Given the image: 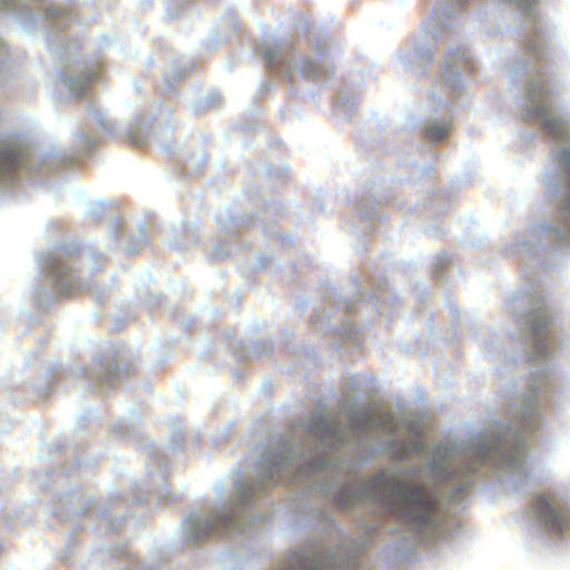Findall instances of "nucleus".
<instances>
[{
	"instance_id": "nucleus-8",
	"label": "nucleus",
	"mask_w": 570,
	"mask_h": 570,
	"mask_svg": "<svg viewBox=\"0 0 570 570\" xmlns=\"http://www.w3.org/2000/svg\"><path fill=\"white\" fill-rule=\"evenodd\" d=\"M449 135V128L444 125H429L425 128V136L434 141H441Z\"/></svg>"
},
{
	"instance_id": "nucleus-2",
	"label": "nucleus",
	"mask_w": 570,
	"mask_h": 570,
	"mask_svg": "<svg viewBox=\"0 0 570 570\" xmlns=\"http://www.w3.org/2000/svg\"><path fill=\"white\" fill-rule=\"evenodd\" d=\"M533 510L549 532L562 534L570 529L569 509L561 505L551 495H539Z\"/></svg>"
},
{
	"instance_id": "nucleus-1",
	"label": "nucleus",
	"mask_w": 570,
	"mask_h": 570,
	"mask_svg": "<svg viewBox=\"0 0 570 570\" xmlns=\"http://www.w3.org/2000/svg\"><path fill=\"white\" fill-rule=\"evenodd\" d=\"M365 490L381 505L417 530L436 527V501L422 487L380 473L365 484Z\"/></svg>"
},
{
	"instance_id": "nucleus-9",
	"label": "nucleus",
	"mask_w": 570,
	"mask_h": 570,
	"mask_svg": "<svg viewBox=\"0 0 570 570\" xmlns=\"http://www.w3.org/2000/svg\"><path fill=\"white\" fill-rule=\"evenodd\" d=\"M566 163H567V169L569 173V191H568L567 197L562 202L561 210H562V218H563L566 225H568L570 228V157L566 159Z\"/></svg>"
},
{
	"instance_id": "nucleus-11",
	"label": "nucleus",
	"mask_w": 570,
	"mask_h": 570,
	"mask_svg": "<svg viewBox=\"0 0 570 570\" xmlns=\"http://www.w3.org/2000/svg\"><path fill=\"white\" fill-rule=\"evenodd\" d=\"M489 455H490V453H479L478 454L481 463H484L488 460Z\"/></svg>"
},
{
	"instance_id": "nucleus-10",
	"label": "nucleus",
	"mask_w": 570,
	"mask_h": 570,
	"mask_svg": "<svg viewBox=\"0 0 570 570\" xmlns=\"http://www.w3.org/2000/svg\"><path fill=\"white\" fill-rule=\"evenodd\" d=\"M421 451H423V443L421 442L420 438H417L411 446L404 450L405 453H419Z\"/></svg>"
},
{
	"instance_id": "nucleus-3",
	"label": "nucleus",
	"mask_w": 570,
	"mask_h": 570,
	"mask_svg": "<svg viewBox=\"0 0 570 570\" xmlns=\"http://www.w3.org/2000/svg\"><path fill=\"white\" fill-rule=\"evenodd\" d=\"M289 570H341L333 554L325 551L293 552L288 558Z\"/></svg>"
},
{
	"instance_id": "nucleus-6",
	"label": "nucleus",
	"mask_w": 570,
	"mask_h": 570,
	"mask_svg": "<svg viewBox=\"0 0 570 570\" xmlns=\"http://www.w3.org/2000/svg\"><path fill=\"white\" fill-rule=\"evenodd\" d=\"M548 107H541L537 111V116H541L543 119V127L548 130L552 136H560L564 130V122L560 118H554L548 115Z\"/></svg>"
},
{
	"instance_id": "nucleus-12",
	"label": "nucleus",
	"mask_w": 570,
	"mask_h": 570,
	"mask_svg": "<svg viewBox=\"0 0 570 570\" xmlns=\"http://www.w3.org/2000/svg\"><path fill=\"white\" fill-rule=\"evenodd\" d=\"M206 528H207V531H206V533H207V534H209L210 532H213V531H214V527H213V524H212V523H209V522H207V523H206Z\"/></svg>"
},
{
	"instance_id": "nucleus-4",
	"label": "nucleus",
	"mask_w": 570,
	"mask_h": 570,
	"mask_svg": "<svg viewBox=\"0 0 570 570\" xmlns=\"http://www.w3.org/2000/svg\"><path fill=\"white\" fill-rule=\"evenodd\" d=\"M355 429L367 432L374 430L393 431L395 429L394 421L391 414L375 415L371 412L362 413L355 422Z\"/></svg>"
},
{
	"instance_id": "nucleus-13",
	"label": "nucleus",
	"mask_w": 570,
	"mask_h": 570,
	"mask_svg": "<svg viewBox=\"0 0 570 570\" xmlns=\"http://www.w3.org/2000/svg\"><path fill=\"white\" fill-rule=\"evenodd\" d=\"M308 66H312V63H311V62H307V63H306L305 71H306V73H308V75L313 76V75H312V72L307 70V67H308Z\"/></svg>"
},
{
	"instance_id": "nucleus-5",
	"label": "nucleus",
	"mask_w": 570,
	"mask_h": 570,
	"mask_svg": "<svg viewBox=\"0 0 570 570\" xmlns=\"http://www.w3.org/2000/svg\"><path fill=\"white\" fill-rule=\"evenodd\" d=\"M23 155L16 146H7L0 149V177L12 173L22 163Z\"/></svg>"
},
{
	"instance_id": "nucleus-7",
	"label": "nucleus",
	"mask_w": 570,
	"mask_h": 570,
	"mask_svg": "<svg viewBox=\"0 0 570 570\" xmlns=\"http://www.w3.org/2000/svg\"><path fill=\"white\" fill-rule=\"evenodd\" d=\"M549 320L544 316H539L532 326L533 336L538 342L547 341L549 338Z\"/></svg>"
}]
</instances>
